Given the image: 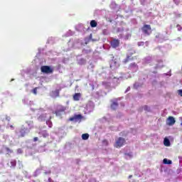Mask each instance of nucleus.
Here are the masks:
<instances>
[{"label":"nucleus","instance_id":"f257e3e1","mask_svg":"<svg viewBox=\"0 0 182 182\" xmlns=\"http://www.w3.org/2000/svg\"><path fill=\"white\" fill-rule=\"evenodd\" d=\"M136 53V50L134 49H131L128 50V53L127 54V58L123 60L122 63L124 65L129 63V62H132V60H136L137 59V56L132 57L133 55Z\"/></svg>","mask_w":182,"mask_h":182},{"label":"nucleus","instance_id":"f03ea898","mask_svg":"<svg viewBox=\"0 0 182 182\" xmlns=\"http://www.w3.org/2000/svg\"><path fill=\"white\" fill-rule=\"evenodd\" d=\"M141 31H142L144 35H145V36H150L151 33H152L153 32V30H151V26L149 24L144 25L141 27Z\"/></svg>","mask_w":182,"mask_h":182},{"label":"nucleus","instance_id":"7ed1b4c3","mask_svg":"<svg viewBox=\"0 0 182 182\" xmlns=\"http://www.w3.org/2000/svg\"><path fill=\"white\" fill-rule=\"evenodd\" d=\"M126 144V139L123 137H119L114 144V147L116 149H120V147H123Z\"/></svg>","mask_w":182,"mask_h":182},{"label":"nucleus","instance_id":"20e7f679","mask_svg":"<svg viewBox=\"0 0 182 182\" xmlns=\"http://www.w3.org/2000/svg\"><path fill=\"white\" fill-rule=\"evenodd\" d=\"M41 70L43 73H53V70L48 65L41 66Z\"/></svg>","mask_w":182,"mask_h":182},{"label":"nucleus","instance_id":"39448f33","mask_svg":"<svg viewBox=\"0 0 182 182\" xmlns=\"http://www.w3.org/2000/svg\"><path fill=\"white\" fill-rule=\"evenodd\" d=\"M166 124L167 126H173L176 124V119L172 116L168 117L166 119Z\"/></svg>","mask_w":182,"mask_h":182},{"label":"nucleus","instance_id":"423d86ee","mask_svg":"<svg viewBox=\"0 0 182 182\" xmlns=\"http://www.w3.org/2000/svg\"><path fill=\"white\" fill-rule=\"evenodd\" d=\"M65 110H66V107H60L59 109L55 110L56 116H62V113H65Z\"/></svg>","mask_w":182,"mask_h":182},{"label":"nucleus","instance_id":"0eeeda50","mask_svg":"<svg viewBox=\"0 0 182 182\" xmlns=\"http://www.w3.org/2000/svg\"><path fill=\"white\" fill-rule=\"evenodd\" d=\"M119 45H120V41L117 39H114L111 42V46L114 48H119Z\"/></svg>","mask_w":182,"mask_h":182},{"label":"nucleus","instance_id":"6e6552de","mask_svg":"<svg viewBox=\"0 0 182 182\" xmlns=\"http://www.w3.org/2000/svg\"><path fill=\"white\" fill-rule=\"evenodd\" d=\"M80 97H82V94H80V92L75 93V94L73 95V99H74V100H75V101L80 100Z\"/></svg>","mask_w":182,"mask_h":182},{"label":"nucleus","instance_id":"1a4fd4ad","mask_svg":"<svg viewBox=\"0 0 182 182\" xmlns=\"http://www.w3.org/2000/svg\"><path fill=\"white\" fill-rule=\"evenodd\" d=\"M117 107H119V104L117 102H114L112 103L111 109H112V110H116V109H117Z\"/></svg>","mask_w":182,"mask_h":182},{"label":"nucleus","instance_id":"9d476101","mask_svg":"<svg viewBox=\"0 0 182 182\" xmlns=\"http://www.w3.org/2000/svg\"><path fill=\"white\" fill-rule=\"evenodd\" d=\"M164 144L166 147L170 146V140L168 139H167V138H165L164 140Z\"/></svg>","mask_w":182,"mask_h":182},{"label":"nucleus","instance_id":"9b49d317","mask_svg":"<svg viewBox=\"0 0 182 182\" xmlns=\"http://www.w3.org/2000/svg\"><path fill=\"white\" fill-rule=\"evenodd\" d=\"M90 26H91V28H96V26H97V22H96V21H95V20L91 21Z\"/></svg>","mask_w":182,"mask_h":182},{"label":"nucleus","instance_id":"f8f14e48","mask_svg":"<svg viewBox=\"0 0 182 182\" xmlns=\"http://www.w3.org/2000/svg\"><path fill=\"white\" fill-rule=\"evenodd\" d=\"M82 114H75L74 115V118L75 120H81V119H82Z\"/></svg>","mask_w":182,"mask_h":182},{"label":"nucleus","instance_id":"ddd939ff","mask_svg":"<svg viewBox=\"0 0 182 182\" xmlns=\"http://www.w3.org/2000/svg\"><path fill=\"white\" fill-rule=\"evenodd\" d=\"M163 163H164V164H171L172 161H171V160H168L167 159H164L163 160Z\"/></svg>","mask_w":182,"mask_h":182},{"label":"nucleus","instance_id":"4468645a","mask_svg":"<svg viewBox=\"0 0 182 182\" xmlns=\"http://www.w3.org/2000/svg\"><path fill=\"white\" fill-rule=\"evenodd\" d=\"M82 140H87L89 139V134H83L82 135Z\"/></svg>","mask_w":182,"mask_h":182},{"label":"nucleus","instance_id":"2eb2a0df","mask_svg":"<svg viewBox=\"0 0 182 182\" xmlns=\"http://www.w3.org/2000/svg\"><path fill=\"white\" fill-rule=\"evenodd\" d=\"M11 167H16V160L13 159L11 161Z\"/></svg>","mask_w":182,"mask_h":182},{"label":"nucleus","instance_id":"dca6fc26","mask_svg":"<svg viewBox=\"0 0 182 182\" xmlns=\"http://www.w3.org/2000/svg\"><path fill=\"white\" fill-rule=\"evenodd\" d=\"M102 144H104V146H109V141H107V139H104L102 141Z\"/></svg>","mask_w":182,"mask_h":182},{"label":"nucleus","instance_id":"f3484780","mask_svg":"<svg viewBox=\"0 0 182 182\" xmlns=\"http://www.w3.org/2000/svg\"><path fill=\"white\" fill-rule=\"evenodd\" d=\"M143 108H144V110H145L146 112H150V108L149 107V106L144 105Z\"/></svg>","mask_w":182,"mask_h":182},{"label":"nucleus","instance_id":"a211bd4d","mask_svg":"<svg viewBox=\"0 0 182 182\" xmlns=\"http://www.w3.org/2000/svg\"><path fill=\"white\" fill-rule=\"evenodd\" d=\"M140 85L139 84V82H135L134 84V89H138Z\"/></svg>","mask_w":182,"mask_h":182},{"label":"nucleus","instance_id":"6ab92c4d","mask_svg":"<svg viewBox=\"0 0 182 182\" xmlns=\"http://www.w3.org/2000/svg\"><path fill=\"white\" fill-rule=\"evenodd\" d=\"M136 66H137V64H136V63H132L129 65V68H136Z\"/></svg>","mask_w":182,"mask_h":182},{"label":"nucleus","instance_id":"aec40b11","mask_svg":"<svg viewBox=\"0 0 182 182\" xmlns=\"http://www.w3.org/2000/svg\"><path fill=\"white\" fill-rule=\"evenodd\" d=\"M6 150L7 153H14V151L12 150H11V149H9V147H6Z\"/></svg>","mask_w":182,"mask_h":182},{"label":"nucleus","instance_id":"412c9836","mask_svg":"<svg viewBox=\"0 0 182 182\" xmlns=\"http://www.w3.org/2000/svg\"><path fill=\"white\" fill-rule=\"evenodd\" d=\"M125 156H128V157H129L130 159L133 157V155L132 154V153L125 154Z\"/></svg>","mask_w":182,"mask_h":182},{"label":"nucleus","instance_id":"4be33fe9","mask_svg":"<svg viewBox=\"0 0 182 182\" xmlns=\"http://www.w3.org/2000/svg\"><path fill=\"white\" fill-rule=\"evenodd\" d=\"M141 4L144 5L146 4V0H140Z\"/></svg>","mask_w":182,"mask_h":182},{"label":"nucleus","instance_id":"5701e85b","mask_svg":"<svg viewBox=\"0 0 182 182\" xmlns=\"http://www.w3.org/2000/svg\"><path fill=\"white\" fill-rule=\"evenodd\" d=\"M74 120H75V117H70V118L69 119V121H70V122H73Z\"/></svg>","mask_w":182,"mask_h":182},{"label":"nucleus","instance_id":"b1692460","mask_svg":"<svg viewBox=\"0 0 182 182\" xmlns=\"http://www.w3.org/2000/svg\"><path fill=\"white\" fill-rule=\"evenodd\" d=\"M43 117H44L43 115H40L38 119L39 120H42V119H43Z\"/></svg>","mask_w":182,"mask_h":182},{"label":"nucleus","instance_id":"393cba45","mask_svg":"<svg viewBox=\"0 0 182 182\" xmlns=\"http://www.w3.org/2000/svg\"><path fill=\"white\" fill-rule=\"evenodd\" d=\"M38 140H39V138H38V136L33 138V141H38Z\"/></svg>","mask_w":182,"mask_h":182},{"label":"nucleus","instance_id":"a878e982","mask_svg":"<svg viewBox=\"0 0 182 182\" xmlns=\"http://www.w3.org/2000/svg\"><path fill=\"white\" fill-rule=\"evenodd\" d=\"M17 153H19V154L22 153V149H17Z\"/></svg>","mask_w":182,"mask_h":182},{"label":"nucleus","instance_id":"bb28decb","mask_svg":"<svg viewBox=\"0 0 182 182\" xmlns=\"http://www.w3.org/2000/svg\"><path fill=\"white\" fill-rule=\"evenodd\" d=\"M48 136H49V134L47 133L43 134V137H48Z\"/></svg>","mask_w":182,"mask_h":182},{"label":"nucleus","instance_id":"cd10ccee","mask_svg":"<svg viewBox=\"0 0 182 182\" xmlns=\"http://www.w3.org/2000/svg\"><path fill=\"white\" fill-rule=\"evenodd\" d=\"M107 31V30H103V32H102L103 35H107V33H106Z\"/></svg>","mask_w":182,"mask_h":182},{"label":"nucleus","instance_id":"c85d7f7f","mask_svg":"<svg viewBox=\"0 0 182 182\" xmlns=\"http://www.w3.org/2000/svg\"><path fill=\"white\" fill-rule=\"evenodd\" d=\"M178 96H181L182 97V92H178Z\"/></svg>","mask_w":182,"mask_h":182},{"label":"nucleus","instance_id":"c756f323","mask_svg":"<svg viewBox=\"0 0 182 182\" xmlns=\"http://www.w3.org/2000/svg\"><path fill=\"white\" fill-rule=\"evenodd\" d=\"M57 96H59V92H55Z\"/></svg>","mask_w":182,"mask_h":182},{"label":"nucleus","instance_id":"7c9ffc66","mask_svg":"<svg viewBox=\"0 0 182 182\" xmlns=\"http://www.w3.org/2000/svg\"><path fill=\"white\" fill-rule=\"evenodd\" d=\"M23 136H25V134H21V137H23Z\"/></svg>","mask_w":182,"mask_h":182},{"label":"nucleus","instance_id":"2f4dec72","mask_svg":"<svg viewBox=\"0 0 182 182\" xmlns=\"http://www.w3.org/2000/svg\"><path fill=\"white\" fill-rule=\"evenodd\" d=\"M132 177H133V176L130 175V176H129V178H132Z\"/></svg>","mask_w":182,"mask_h":182},{"label":"nucleus","instance_id":"473e14b6","mask_svg":"<svg viewBox=\"0 0 182 182\" xmlns=\"http://www.w3.org/2000/svg\"><path fill=\"white\" fill-rule=\"evenodd\" d=\"M36 88L33 90V92H36Z\"/></svg>","mask_w":182,"mask_h":182},{"label":"nucleus","instance_id":"72a5a7b5","mask_svg":"<svg viewBox=\"0 0 182 182\" xmlns=\"http://www.w3.org/2000/svg\"><path fill=\"white\" fill-rule=\"evenodd\" d=\"M10 127H11V129H14V126H13V125H11Z\"/></svg>","mask_w":182,"mask_h":182},{"label":"nucleus","instance_id":"f704fd0d","mask_svg":"<svg viewBox=\"0 0 182 182\" xmlns=\"http://www.w3.org/2000/svg\"><path fill=\"white\" fill-rule=\"evenodd\" d=\"M178 92H182V90H178Z\"/></svg>","mask_w":182,"mask_h":182},{"label":"nucleus","instance_id":"c9c22d12","mask_svg":"<svg viewBox=\"0 0 182 182\" xmlns=\"http://www.w3.org/2000/svg\"><path fill=\"white\" fill-rule=\"evenodd\" d=\"M177 28H180V25H178V26H177Z\"/></svg>","mask_w":182,"mask_h":182},{"label":"nucleus","instance_id":"e433bc0d","mask_svg":"<svg viewBox=\"0 0 182 182\" xmlns=\"http://www.w3.org/2000/svg\"><path fill=\"white\" fill-rule=\"evenodd\" d=\"M34 95H36V92H33Z\"/></svg>","mask_w":182,"mask_h":182},{"label":"nucleus","instance_id":"4c0bfd02","mask_svg":"<svg viewBox=\"0 0 182 182\" xmlns=\"http://www.w3.org/2000/svg\"><path fill=\"white\" fill-rule=\"evenodd\" d=\"M129 91V88H127V90H126V92Z\"/></svg>","mask_w":182,"mask_h":182},{"label":"nucleus","instance_id":"58836bf2","mask_svg":"<svg viewBox=\"0 0 182 182\" xmlns=\"http://www.w3.org/2000/svg\"><path fill=\"white\" fill-rule=\"evenodd\" d=\"M114 63H115V64H116V62H114Z\"/></svg>","mask_w":182,"mask_h":182}]
</instances>
